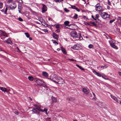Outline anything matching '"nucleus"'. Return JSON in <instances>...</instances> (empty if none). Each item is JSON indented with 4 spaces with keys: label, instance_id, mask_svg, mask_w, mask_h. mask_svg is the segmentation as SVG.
<instances>
[{
    "label": "nucleus",
    "instance_id": "20e7f679",
    "mask_svg": "<svg viewBox=\"0 0 121 121\" xmlns=\"http://www.w3.org/2000/svg\"><path fill=\"white\" fill-rule=\"evenodd\" d=\"M101 16L103 19H105L109 17L110 15L106 12H103L101 14Z\"/></svg>",
    "mask_w": 121,
    "mask_h": 121
},
{
    "label": "nucleus",
    "instance_id": "dca6fc26",
    "mask_svg": "<svg viewBox=\"0 0 121 121\" xmlns=\"http://www.w3.org/2000/svg\"><path fill=\"white\" fill-rule=\"evenodd\" d=\"M111 98H112L113 99L116 101L117 102V103L119 102V100H118L117 98L115 96H113L112 95H111Z\"/></svg>",
    "mask_w": 121,
    "mask_h": 121
},
{
    "label": "nucleus",
    "instance_id": "13d9d810",
    "mask_svg": "<svg viewBox=\"0 0 121 121\" xmlns=\"http://www.w3.org/2000/svg\"><path fill=\"white\" fill-rule=\"evenodd\" d=\"M108 4L109 5H110L111 4L110 2V1L109 0H108Z\"/></svg>",
    "mask_w": 121,
    "mask_h": 121
},
{
    "label": "nucleus",
    "instance_id": "9b49d317",
    "mask_svg": "<svg viewBox=\"0 0 121 121\" xmlns=\"http://www.w3.org/2000/svg\"><path fill=\"white\" fill-rule=\"evenodd\" d=\"M53 37L55 39L58 40L59 38V35L55 33H53L52 34Z\"/></svg>",
    "mask_w": 121,
    "mask_h": 121
},
{
    "label": "nucleus",
    "instance_id": "39448f33",
    "mask_svg": "<svg viewBox=\"0 0 121 121\" xmlns=\"http://www.w3.org/2000/svg\"><path fill=\"white\" fill-rule=\"evenodd\" d=\"M70 35L73 38L78 37V35L77 32L75 31H72L70 33Z\"/></svg>",
    "mask_w": 121,
    "mask_h": 121
},
{
    "label": "nucleus",
    "instance_id": "b1692460",
    "mask_svg": "<svg viewBox=\"0 0 121 121\" xmlns=\"http://www.w3.org/2000/svg\"><path fill=\"white\" fill-rule=\"evenodd\" d=\"M52 99L53 102H56L57 101V99L55 97L52 96Z\"/></svg>",
    "mask_w": 121,
    "mask_h": 121
},
{
    "label": "nucleus",
    "instance_id": "6e6d98bb",
    "mask_svg": "<svg viewBox=\"0 0 121 121\" xmlns=\"http://www.w3.org/2000/svg\"><path fill=\"white\" fill-rule=\"evenodd\" d=\"M17 51L18 52H20V50H19V49L18 48H17Z\"/></svg>",
    "mask_w": 121,
    "mask_h": 121
},
{
    "label": "nucleus",
    "instance_id": "6ab92c4d",
    "mask_svg": "<svg viewBox=\"0 0 121 121\" xmlns=\"http://www.w3.org/2000/svg\"><path fill=\"white\" fill-rule=\"evenodd\" d=\"M108 42L110 44L111 43H115V40L112 39L110 40H108Z\"/></svg>",
    "mask_w": 121,
    "mask_h": 121
},
{
    "label": "nucleus",
    "instance_id": "7ed1b4c3",
    "mask_svg": "<svg viewBox=\"0 0 121 121\" xmlns=\"http://www.w3.org/2000/svg\"><path fill=\"white\" fill-rule=\"evenodd\" d=\"M35 81L37 83L38 85L39 86L44 85L45 84L44 82L42 80L40 79H37Z\"/></svg>",
    "mask_w": 121,
    "mask_h": 121
},
{
    "label": "nucleus",
    "instance_id": "f8f14e48",
    "mask_svg": "<svg viewBox=\"0 0 121 121\" xmlns=\"http://www.w3.org/2000/svg\"><path fill=\"white\" fill-rule=\"evenodd\" d=\"M43 7L42 9V12L44 13L46 11L47 7L45 5L43 4Z\"/></svg>",
    "mask_w": 121,
    "mask_h": 121
},
{
    "label": "nucleus",
    "instance_id": "a878e982",
    "mask_svg": "<svg viewBox=\"0 0 121 121\" xmlns=\"http://www.w3.org/2000/svg\"><path fill=\"white\" fill-rule=\"evenodd\" d=\"M78 37L79 38L80 40H82V37L81 36V35L80 33H79L78 34Z\"/></svg>",
    "mask_w": 121,
    "mask_h": 121
},
{
    "label": "nucleus",
    "instance_id": "c756f323",
    "mask_svg": "<svg viewBox=\"0 0 121 121\" xmlns=\"http://www.w3.org/2000/svg\"><path fill=\"white\" fill-rule=\"evenodd\" d=\"M3 5V3L1 1H0V9H2Z\"/></svg>",
    "mask_w": 121,
    "mask_h": 121
},
{
    "label": "nucleus",
    "instance_id": "2f4dec72",
    "mask_svg": "<svg viewBox=\"0 0 121 121\" xmlns=\"http://www.w3.org/2000/svg\"><path fill=\"white\" fill-rule=\"evenodd\" d=\"M78 15L77 14H75L73 16V18L75 19H76L78 17Z\"/></svg>",
    "mask_w": 121,
    "mask_h": 121
},
{
    "label": "nucleus",
    "instance_id": "a19ab883",
    "mask_svg": "<svg viewBox=\"0 0 121 121\" xmlns=\"http://www.w3.org/2000/svg\"><path fill=\"white\" fill-rule=\"evenodd\" d=\"M7 7H6V8L5 10V12H4L5 14H7Z\"/></svg>",
    "mask_w": 121,
    "mask_h": 121
},
{
    "label": "nucleus",
    "instance_id": "9d476101",
    "mask_svg": "<svg viewBox=\"0 0 121 121\" xmlns=\"http://www.w3.org/2000/svg\"><path fill=\"white\" fill-rule=\"evenodd\" d=\"M92 17L94 20L96 21L97 19H98L99 17V14H96L94 16L92 15L91 16Z\"/></svg>",
    "mask_w": 121,
    "mask_h": 121
},
{
    "label": "nucleus",
    "instance_id": "603ef678",
    "mask_svg": "<svg viewBox=\"0 0 121 121\" xmlns=\"http://www.w3.org/2000/svg\"><path fill=\"white\" fill-rule=\"evenodd\" d=\"M22 8L21 6H18V9H20L21 10V9Z\"/></svg>",
    "mask_w": 121,
    "mask_h": 121
},
{
    "label": "nucleus",
    "instance_id": "cd10ccee",
    "mask_svg": "<svg viewBox=\"0 0 121 121\" xmlns=\"http://www.w3.org/2000/svg\"><path fill=\"white\" fill-rule=\"evenodd\" d=\"M28 78L31 81H32L34 80V78L32 76L28 77Z\"/></svg>",
    "mask_w": 121,
    "mask_h": 121
},
{
    "label": "nucleus",
    "instance_id": "f257e3e1",
    "mask_svg": "<svg viewBox=\"0 0 121 121\" xmlns=\"http://www.w3.org/2000/svg\"><path fill=\"white\" fill-rule=\"evenodd\" d=\"M82 91L87 96L89 97H91L92 96V95L90 93V91L88 89L83 88L82 89Z\"/></svg>",
    "mask_w": 121,
    "mask_h": 121
},
{
    "label": "nucleus",
    "instance_id": "4d7b16f0",
    "mask_svg": "<svg viewBox=\"0 0 121 121\" xmlns=\"http://www.w3.org/2000/svg\"><path fill=\"white\" fill-rule=\"evenodd\" d=\"M118 73L120 76H121V72H118Z\"/></svg>",
    "mask_w": 121,
    "mask_h": 121
},
{
    "label": "nucleus",
    "instance_id": "c03bdc74",
    "mask_svg": "<svg viewBox=\"0 0 121 121\" xmlns=\"http://www.w3.org/2000/svg\"><path fill=\"white\" fill-rule=\"evenodd\" d=\"M18 20L22 22L23 21V20L21 18L19 17L18 18Z\"/></svg>",
    "mask_w": 121,
    "mask_h": 121
},
{
    "label": "nucleus",
    "instance_id": "338daca9",
    "mask_svg": "<svg viewBox=\"0 0 121 121\" xmlns=\"http://www.w3.org/2000/svg\"><path fill=\"white\" fill-rule=\"evenodd\" d=\"M29 39L30 40H32V38L31 37H30L29 38Z\"/></svg>",
    "mask_w": 121,
    "mask_h": 121
},
{
    "label": "nucleus",
    "instance_id": "423d86ee",
    "mask_svg": "<svg viewBox=\"0 0 121 121\" xmlns=\"http://www.w3.org/2000/svg\"><path fill=\"white\" fill-rule=\"evenodd\" d=\"M95 10L97 11H103L102 7L101 6H95Z\"/></svg>",
    "mask_w": 121,
    "mask_h": 121
},
{
    "label": "nucleus",
    "instance_id": "69168bd1",
    "mask_svg": "<svg viewBox=\"0 0 121 121\" xmlns=\"http://www.w3.org/2000/svg\"><path fill=\"white\" fill-rule=\"evenodd\" d=\"M42 19H40V20H39V21H40V22H41V23H42Z\"/></svg>",
    "mask_w": 121,
    "mask_h": 121
},
{
    "label": "nucleus",
    "instance_id": "2eb2a0df",
    "mask_svg": "<svg viewBox=\"0 0 121 121\" xmlns=\"http://www.w3.org/2000/svg\"><path fill=\"white\" fill-rule=\"evenodd\" d=\"M110 45L113 48H114L116 49H118L117 46L116 45H115L114 43H111Z\"/></svg>",
    "mask_w": 121,
    "mask_h": 121
},
{
    "label": "nucleus",
    "instance_id": "de8ad7c7",
    "mask_svg": "<svg viewBox=\"0 0 121 121\" xmlns=\"http://www.w3.org/2000/svg\"><path fill=\"white\" fill-rule=\"evenodd\" d=\"M43 31L46 32H48V30L47 29H44Z\"/></svg>",
    "mask_w": 121,
    "mask_h": 121
},
{
    "label": "nucleus",
    "instance_id": "0e129e2a",
    "mask_svg": "<svg viewBox=\"0 0 121 121\" xmlns=\"http://www.w3.org/2000/svg\"><path fill=\"white\" fill-rule=\"evenodd\" d=\"M92 93H93V95L94 97H95L96 95H95V93H94L93 92Z\"/></svg>",
    "mask_w": 121,
    "mask_h": 121
},
{
    "label": "nucleus",
    "instance_id": "e2e57ef3",
    "mask_svg": "<svg viewBox=\"0 0 121 121\" xmlns=\"http://www.w3.org/2000/svg\"><path fill=\"white\" fill-rule=\"evenodd\" d=\"M110 8V7L109 6H107V8L108 9H109Z\"/></svg>",
    "mask_w": 121,
    "mask_h": 121
},
{
    "label": "nucleus",
    "instance_id": "5fc2aeb1",
    "mask_svg": "<svg viewBox=\"0 0 121 121\" xmlns=\"http://www.w3.org/2000/svg\"><path fill=\"white\" fill-rule=\"evenodd\" d=\"M108 39L110 40L112 39V38L109 36H108Z\"/></svg>",
    "mask_w": 121,
    "mask_h": 121
},
{
    "label": "nucleus",
    "instance_id": "412c9836",
    "mask_svg": "<svg viewBox=\"0 0 121 121\" xmlns=\"http://www.w3.org/2000/svg\"><path fill=\"white\" fill-rule=\"evenodd\" d=\"M32 111L34 112V113L37 114L39 113L38 111V110L35 108H33Z\"/></svg>",
    "mask_w": 121,
    "mask_h": 121
},
{
    "label": "nucleus",
    "instance_id": "1a4fd4ad",
    "mask_svg": "<svg viewBox=\"0 0 121 121\" xmlns=\"http://www.w3.org/2000/svg\"><path fill=\"white\" fill-rule=\"evenodd\" d=\"M71 48L74 50H78L80 48V46L79 45H75L71 47Z\"/></svg>",
    "mask_w": 121,
    "mask_h": 121
},
{
    "label": "nucleus",
    "instance_id": "4c0bfd02",
    "mask_svg": "<svg viewBox=\"0 0 121 121\" xmlns=\"http://www.w3.org/2000/svg\"><path fill=\"white\" fill-rule=\"evenodd\" d=\"M56 2H60L61 1H63V0H55Z\"/></svg>",
    "mask_w": 121,
    "mask_h": 121
},
{
    "label": "nucleus",
    "instance_id": "ddd939ff",
    "mask_svg": "<svg viewBox=\"0 0 121 121\" xmlns=\"http://www.w3.org/2000/svg\"><path fill=\"white\" fill-rule=\"evenodd\" d=\"M92 71L94 73V74H95L97 75L98 76L100 77H101L102 75L99 73L97 72L94 69Z\"/></svg>",
    "mask_w": 121,
    "mask_h": 121
},
{
    "label": "nucleus",
    "instance_id": "052dcab7",
    "mask_svg": "<svg viewBox=\"0 0 121 121\" xmlns=\"http://www.w3.org/2000/svg\"><path fill=\"white\" fill-rule=\"evenodd\" d=\"M81 68H80V69H81V70H85V69H84V68H82V67H81Z\"/></svg>",
    "mask_w": 121,
    "mask_h": 121
},
{
    "label": "nucleus",
    "instance_id": "09e8293b",
    "mask_svg": "<svg viewBox=\"0 0 121 121\" xmlns=\"http://www.w3.org/2000/svg\"><path fill=\"white\" fill-rule=\"evenodd\" d=\"M75 9L78 12H79L80 11V10L79 9H78V8H77L76 9Z\"/></svg>",
    "mask_w": 121,
    "mask_h": 121
},
{
    "label": "nucleus",
    "instance_id": "774afa93",
    "mask_svg": "<svg viewBox=\"0 0 121 121\" xmlns=\"http://www.w3.org/2000/svg\"><path fill=\"white\" fill-rule=\"evenodd\" d=\"M69 60H71V61H74V60H73V59H70Z\"/></svg>",
    "mask_w": 121,
    "mask_h": 121
},
{
    "label": "nucleus",
    "instance_id": "ea45409f",
    "mask_svg": "<svg viewBox=\"0 0 121 121\" xmlns=\"http://www.w3.org/2000/svg\"><path fill=\"white\" fill-rule=\"evenodd\" d=\"M43 110V112L44 111H45L46 112V114L47 113V111H48V109H47V108H44V109Z\"/></svg>",
    "mask_w": 121,
    "mask_h": 121
},
{
    "label": "nucleus",
    "instance_id": "37998d69",
    "mask_svg": "<svg viewBox=\"0 0 121 121\" xmlns=\"http://www.w3.org/2000/svg\"><path fill=\"white\" fill-rule=\"evenodd\" d=\"M13 1V0H7V2L8 3H9L12 2Z\"/></svg>",
    "mask_w": 121,
    "mask_h": 121
},
{
    "label": "nucleus",
    "instance_id": "4468645a",
    "mask_svg": "<svg viewBox=\"0 0 121 121\" xmlns=\"http://www.w3.org/2000/svg\"><path fill=\"white\" fill-rule=\"evenodd\" d=\"M1 35L2 36V37H3L4 38V39L8 36L6 33L5 32L3 31Z\"/></svg>",
    "mask_w": 121,
    "mask_h": 121
},
{
    "label": "nucleus",
    "instance_id": "864d4df0",
    "mask_svg": "<svg viewBox=\"0 0 121 121\" xmlns=\"http://www.w3.org/2000/svg\"><path fill=\"white\" fill-rule=\"evenodd\" d=\"M76 66H77L78 68H79L80 69L81 68V67L79 65H76Z\"/></svg>",
    "mask_w": 121,
    "mask_h": 121
},
{
    "label": "nucleus",
    "instance_id": "680f3d73",
    "mask_svg": "<svg viewBox=\"0 0 121 121\" xmlns=\"http://www.w3.org/2000/svg\"><path fill=\"white\" fill-rule=\"evenodd\" d=\"M56 31L58 32H59L60 31V30L59 29H58L56 30Z\"/></svg>",
    "mask_w": 121,
    "mask_h": 121
},
{
    "label": "nucleus",
    "instance_id": "8fccbe9b",
    "mask_svg": "<svg viewBox=\"0 0 121 121\" xmlns=\"http://www.w3.org/2000/svg\"><path fill=\"white\" fill-rule=\"evenodd\" d=\"M98 69L99 70H101L102 69V68L100 67V66H99L98 68Z\"/></svg>",
    "mask_w": 121,
    "mask_h": 121
},
{
    "label": "nucleus",
    "instance_id": "e433bc0d",
    "mask_svg": "<svg viewBox=\"0 0 121 121\" xmlns=\"http://www.w3.org/2000/svg\"><path fill=\"white\" fill-rule=\"evenodd\" d=\"M71 8H72L74 9H76L77 8V7L73 5H71Z\"/></svg>",
    "mask_w": 121,
    "mask_h": 121
},
{
    "label": "nucleus",
    "instance_id": "79ce46f5",
    "mask_svg": "<svg viewBox=\"0 0 121 121\" xmlns=\"http://www.w3.org/2000/svg\"><path fill=\"white\" fill-rule=\"evenodd\" d=\"M115 21V19H113L111 20L110 21H109V22L110 23H112V22H114Z\"/></svg>",
    "mask_w": 121,
    "mask_h": 121
},
{
    "label": "nucleus",
    "instance_id": "f03ea898",
    "mask_svg": "<svg viewBox=\"0 0 121 121\" xmlns=\"http://www.w3.org/2000/svg\"><path fill=\"white\" fill-rule=\"evenodd\" d=\"M57 79V81L56 83H57L61 84H64L65 82L64 80L60 77H59Z\"/></svg>",
    "mask_w": 121,
    "mask_h": 121
},
{
    "label": "nucleus",
    "instance_id": "49530a36",
    "mask_svg": "<svg viewBox=\"0 0 121 121\" xmlns=\"http://www.w3.org/2000/svg\"><path fill=\"white\" fill-rule=\"evenodd\" d=\"M56 27L57 28H59L60 27L59 25H56Z\"/></svg>",
    "mask_w": 121,
    "mask_h": 121
},
{
    "label": "nucleus",
    "instance_id": "bf43d9fd",
    "mask_svg": "<svg viewBox=\"0 0 121 121\" xmlns=\"http://www.w3.org/2000/svg\"><path fill=\"white\" fill-rule=\"evenodd\" d=\"M118 20H121V17H119L118 18Z\"/></svg>",
    "mask_w": 121,
    "mask_h": 121
},
{
    "label": "nucleus",
    "instance_id": "6e6552de",
    "mask_svg": "<svg viewBox=\"0 0 121 121\" xmlns=\"http://www.w3.org/2000/svg\"><path fill=\"white\" fill-rule=\"evenodd\" d=\"M13 4L8 7V8L9 9H15L17 5L15 3Z\"/></svg>",
    "mask_w": 121,
    "mask_h": 121
},
{
    "label": "nucleus",
    "instance_id": "a211bd4d",
    "mask_svg": "<svg viewBox=\"0 0 121 121\" xmlns=\"http://www.w3.org/2000/svg\"><path fill=\"white\" fill-rule=\"evenodd\" d=\"M36 109L38 110H39V111H42V112H43V109H41L40 108V106H38L36 107Z\"/></svg>",
    "mask_w": 121,
    "mask_h": 121
},
{
    "label": "nucleus",
    "instance_id": "f3484780",
    "mask_svg": "<svg viewBox=\"0 0 121 121\" xmlns=\"http://www.w3.org/2000/svg\"><path fill=\"white\" fill-rule=\"evenodd\" d=\"M61 49L62 51L63 52V53L65 54H67V52L66 51L65 48L63 47H61Z\"/></svg>",
    "mask_w": 121,
    "mask_h": 121
},
{
    "label": "nucleus",
    "instance_id": "5701e85b",
    "mask_svg": "<svg viewBox=\"0 0 121 121\" xmlns=\"http://www.w3.org/2000/svg\"><path fill=\"white\" fill-rule=\"evenodd\" d=\"M42 75L45 77H47L48 75V74L46 72H43Z\"/></svg>",
    "mask_w": 121,
    "mask_h": 121
},
{
    "label": "nucleus",
    "instance_id": "c85d7f7f",
    "mask_svg": "<svg viewBox=\"0 0 121 121\" xmlns=\"http://www.w3.org/2000/svg\"><path fill=\"white\" fill-rule=\"evenodd\" d=\"M2 33V31L1 30H0V37L1 38V39H4V38L3 37H2L1 35Z\"/></svg>",
    "mask_w": 121,
    "mask_h": 121
},
{
    "label": "nucleus",
    "instance_id": "f704fd0d",
    "mask_svg": "<svg viewBox=\"0 0 121 121\" xmlns=\"http://www.w3.org/2000/svg\"><path fill=\"white\" fill-rule=\"evenodd\" d=\"M64 10L66 12H68L69 11V10H68L66 8H65L64 9Z\"/></svg>",
    "mask_w": 121,
    "mask_h": 121
},
{
    "label": "nucleus",
    "instance_id": "393cba45",
    "mask_svg": "<svg viewBox=\"0 0 121 121\" xmlns=\"http://www.w3.org/2000/svg\"><path fill=\"white\" fill-rule=\"evenodd\" d=\"M69 22L68 21H66L64 22V25H65V26H67V25H68V24H69Z\"/></svg>",
    "mask_w": 121,
    "mask_h": 121
},
{
    "label": "nucleus",
    "instance_id": "0eeeda50",
    "mask_svg": "<svg viewBox=\"0 0 121 121\" xmlns=\"http://www.w3.org/2000/svg\"><path fill=\"white\" fill-rule=\"evenodd\" d=\"M58 76H56V75H54L53 76V77H51L50 78V79L52 81L56 83V81H57V78H58Z\"/></svg>",
    "mask_w": 121,
    "mask_h": 121
},
{
    "label": "nucleus",
    "instance_id": "4be33fe9",
    "mask_svg": "<svg viewBox=\"0 0 121 121\" xmlns=\"http://www.w3.org/2000/svg\"><path fill=\"white\" fill-rule=\"evenodd\" d=\"M0 89L2 91L4 92H6L7 91V89L6 88L0 87Z\"/></svg>",
    "mask_w": 121,
    "mask_h": 121
},
{
    "label": "nucleus",
    "instance_id": "473e14b6",
    "mask_svg": "<svg viewBox=\"0 0 121 121\" xmlns=\"http://www.w3.org/2000/svg\"><path fill=\"white\" fill-rule=\"evenodd\" d=\"M25 34L27 37L29 38V37L30 35H29V34L28 33H27V32L25 33Z\"/></svg>",
    "mask_w": 121,
    "mask_h": 121
},
{
    "label": "nucleus",
    "instance_id": "a18cd8bd",
    "mask_svg": "<svg viewBox=\"0 0 121 121\" xmlns=\"http://www.w3.org/2000/svg\"><path fill=\"white\" fill-rule=\"evenodd\" d=\"M103 74H102V75ZM101 77L103 78H104V79H105V77H106V76L105 75H101Z\"/></svg>",
    "mask_w": 121,
    "mask_h": 121
},
{
    "label": "nucleus",
    "instance_id": "72a5a7b5",
    "mask_svg": "<svg viewBox=\"0 0 121 121\" xmlns=\"http://www.w3.org/2000/svg\"><path fill=\"white\" fill-rule=\"evenodd\" d=\"M52 42L55 44H58V43L56 41V40H52Z\"/></svg>",
    "mask_w": 121,
    "mask_h": 121
},
{
    "label": "nucleus",
    "instance_id": "3c124183",
    "mask_svg": "<svg viewBox=\"0 0 121 121\" xmlns=\"http://www.w3.org/2000/svg\"><path fill=\"white\" fill-rule=\"evenodd\" d=\"M72 25H75L73 24L70 25L68 24V25H67V26H68L69 27H70V26H72Z\"/></svg>",
    "mask_w": 121,
    "mask_h": 121
},
{
    "label": "nucleus",
    "instance_id": "aec40b11",
    "mask_svg": "<svg viewBox=\"0 0 121 121\" xmlns=\"http://www.w3.org/2000/svg\"><path fill=\"white\" fill-rule=\"evenodd\" d=\"M5 41L7 43L10 44H11L12 43V42L11 41L10 39V38H9L6 40Z\"/></svg>",
    "mask_w": 121,
    "mask_h": 121
},
{
    "label": "nucleus",
    "instance_id": "bb28decb",
    "mask_svg": "<svg viewBox=\"0 0 121 121\" xmlns=\"http://www.w3.org/2000/svg\"><path fill=\"white\" fill-rule=\"evenodd\" d=\"M67 99L69 100L72 101L74 100V98L72 97H69L67 98Z\"/></svg>",
    "mask_w": 121,
    "mask_h": 121
},
{
    "label": "nucleus",
    "instance_id": "c9c22d12",
    "mask_svg": "<svg viewBox=\"0 0 121 121\" xmlns=\"http://www.w3.org/2000/svg\"><path fill=\"white\" fill-rule=\"evenodd\" d=\"M17 1L21 3H22L23 1L22 0H16Z\"/></svg>",
    "mask_w": 121,
    "mask_h": 121
},
{
    "label": "nucleus",
    "instance_id": "7c9ffc66",
    "mask_svg": "<svg viewBox=\"0 0 121 121\" xmlns=\"http://www.w3.org/2000/svg\"><path fill=\"white\" fill-rule=\"evenodd\" d=\"M88 47L89 48H92L93 47V46L92 44H90L88 45Z\"/></svg>",
    "mask_w": 121,
    "mask_h": 121
},
{
    "label": "nucleus",
    "instance_id": "58836bf2",
    "mask_svg": "<svg viewBox=\"0 0 121 121\" xmlns=\"http://www.w3.org/2000/svg\"><path fill=\"white\" fill-rule=\"evenodd\" d=\"M100 67H101V68H102V69H103L104 68V67H105V68H106L107 67V66H106L105 65H104V66H100Z\"/></svg>",
    "mask_w": 121,
    "mask_h": 121
}]
</instances>
